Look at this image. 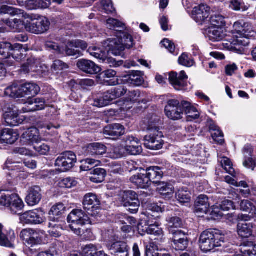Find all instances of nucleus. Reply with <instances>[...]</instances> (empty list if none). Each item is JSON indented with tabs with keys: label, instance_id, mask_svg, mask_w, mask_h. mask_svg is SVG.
Listing matches in <instances>:
<instances>
[{
	"label": "nucleus",
	"instance_id": "72a5a7b5",
	"mask_svg": "<svg viewBox=\"0 0 256 256\" xmlns=\"http://www.w3.org/2000/svg\"><path fill=\"white\" fill-rule=\"evenodd\" d=\"M130 181L138 188H146L150 186L149 179L146 177L145 172H140L132 176Z\"/></svg>",
	"mask_w": 256,
	"mask_h": 256
},
{
	"label": "nucleus",
	"instance_id": "c756f323",
	"mask_svg": "<svg viewBox=\"0 0 256 256\" xmlns=\"http://www.w3.org/2000/svg\"><path fill=\"white\" fill-rule=\"evenodd\" d=\"M46 102L42 98H36L29 100L26 105L22 108L23 112H28L44 109Z\"/></svg>",
	"mask_w": 256,
	"mask_h": 256
},
{
	"label": "nucleus",
	"instance_id": "393cba45",
	"mask_svg": "<svg viewBox=\"0 0 256 256\" xmlns=\"http://www.w3.org/2000/svg\"><path fill=\"white\" fill-rule=\"evenodd\" d=\"M76 66L82 71L90 74H95L101 71L100 67L90 60H79Z\"/></svg>",
	"mask_w": 256,
	"mask_h": 256
},
{
	"label": "nucleus",
	"instance_id": "a18cd8bd",
	"mask_svg": "<svg viewBox=\"0 0 256 256\" xmlns=\"http://www.w3.org/2000/svg\"><path fill=\"white\" fill-rule=\"evenodd\" d=\"M0 13L2 14H8L11 16H16L20 18H23L26 13L23 10L14 8L6 5H2L0 8Z\"/></svg>",
	"mask_w": 256,
	"mask_h": 256
},
{
	"label": "nucleus",
	"instance_id": "20e7f679",
	"mask_svg": "<svg viewBox=\"0 0 256 256\" xmlns=\"http://www.w3.org/2000/svg\"><path fill=\"white\" fill-rule=\"evenodd\" d=\"M22 18L25 20V29L30 32L38 34L49 29L50 22L46 17H40L35 14L26 12Z\"/></svg>",
	"mask_w": 256,
	"mask_h": 256
},
{
	"label": "nucleus",
	"instance_id": "09e8293b",
	"mask_svg": "<svg viewBox=\"0 0 256 256\" xmlns=\"http://www.w3.org/2000/svg\"><path fill=\"white\" fill-rule=\"evenodd\" d=\"M210 24V26L224 28L226 24V18L220 14H214L208 20Z\"/></svg>",
	"mask_w": 256,
	"mask_h": 256
},
{
	"label": "nucleus",
	"instance_id": "0eeeda50",
	"mask_svg": "<svg viewBox=\"0 0 256 256\" xmlns=\"http://www.w3.org/2000/svg\"><path fill=\"white\" fill-rule=\"evenodd\" d=\"M68 221L70 224V228L76 235L80 236L83 233L82 227L88 224H92V222L88 216L81 210H74L68 214Z\"/></svg>",
	"mask_w": 256,
	"mask_h": 256
},
{
	"label": "nucleus",
	"instance_id": "7ed1b4c3",
	"mask_svg": "<svg viewBox=\"0 0 256 256\" xmlns=\"http://www.w3.org/2000/svg\"><path fill=\"white\" fill-rule=\"evenodd\" d=\"M224 242V236L220 230H210L204 231L200 236V247L202 252L206 253L220 247Z\"/></svg>",
	"mask_w": 256,
	"mask_h": 256
},
{
	"label": "nucleus",
	"instance_id": "f3484780",
	"mask_svg": "<svg viewBox=\"0 0 256 256\" xmlns=\"http://www.w3.org/2000/svg\"><path fill=\"white\" fill-rule=\"evenodd\" d=\"M210 15V8L202 4L193 8L192 18L198 24H202L208 21Z\"/></svg>",
	"mask_w": 256,
	"mask_h": 256
},
{
	"label": "nucleus",
	"instance_id": "a878e982",
	"mask_svg": "<svg viewBox=\"0 0 256 256\" xmlns=\"http://www.w3.org/2000/svg\"><path fill=\"white\" fill-rule=\"evenodd\" d=\"M253 148L250 144L244 146L242 149V154L244 155L243 165L244 167L254 170L256 167V161L253 158Z\"/></svg>",
	"mask_w": 256,
	"mask_h": 256
},
{
	"label": "nucleus",
	"instance_id": "c85d7f7f",
	"mask_svg": "<svg viewBox=\"0 0 256 256\" xmlns=\"http://www.w3.org/2000/svg\"><path fill=\"white\" fill-rule=\"evenodd\" d=\"M224 28L209 26L205 30V34L209 40L212 42H220L225 36Z\"/></svg>",
	"mask_w": 256,
	"mask_h": 256
},
{
	"label": "nucleus",
	"instance_id": "4d7b16f0",
	"mask_svg": "<svg viewBox=\"0 0 256 256\" xmlns=\"http://www.w3.org/2000/svg\"><path fill=\"white\" fill-rule=\"evenodd\" d=\"M122 199L123 204L125 207H127L132 202H134V200H138L136 193L132 190L124 192Z\"/></svg>",
	"mask_w": 256,
	"mask_h": 256
},
{
	"label": "nucleus",
	"instance_id": "39448f33",
	"mask_svg": "<svg viewBox=\"0 0 256 256\" xmlns=\"http://www.w3.org/2000/svg\"><path fill=\"white\" fill-rule=\"evenodd\" d=\"M145 217L142 218L140 222L138 225V230L139 234L143 236L145 232L150 234H154L156 236H162L161 242L164 241L163 236V231L160 228V223L157 221H154L153 216L148 212L142 214Z\"/></svg>",
	"mask_w": 256,
	"mask_h": 256
},
{
	"label": "nucleus",
	"instance_id": "4be33fe9",
	"mask_svg": "<svg viewBox=\"0 0 256 256\" xmlns=\"http://www.w3.org/2000/svg\"><path fill=\"white\" fill-rule=\"evenodd\" d=\"M24 21V18L23 21L14 18L12 20H6L0 22V32H4L6 31V26L9 27L14 32H20L23 30L24 27L25 28Z\"/></svg>",
	"mask_w": 256,
	"mask_h": 256
},
{
	"label": "nucleus",
	"instance_id": "f03ea898",
	"mask_svg": "<svg viewBox=\"0 0 256 256\" xmlns=\"http://www.w3.org/2000/svg\"><path fill=\"white\" fill-rule=\"evenodd\" d=\"M114 33L116 38H109L108 40L109 50L106 54L105 58L102 60L109 64L110 67L121 66L122 61H116L114 58L108 56V54L111 53L116 56H120L125 48H130L134 45L132 36L127 32L116 30Z\"/></svg>",
	"mask_w": 256,
	"mask_h": 256
},
{
	"label": "nucleus",
	"instance_id": "79ce46f5",
	"mask_svg": "<svg viewBox=\"0 0 256 256\" xmlns=\"http://www.w3.org/2000/svg\"><path fill=\"white\" fill-rule=\"evenodd\" d=\"M141 93L139 90H134L130 92L128 94V100L124 102V105L122 107L124 110H128L132 107V104L136 102H140V98Z\"/></svg>",
	"mask_w": 256,
	"mask_h": 256
},
{
	"label": "nucleus",
	"instance_id": "8fccbe9b",
	"mask_svg": "<svg viewBox=\"0 0 256 256\" xmlns=\"http://www.w3.org/2000/svg\"><path fill=\"white\" fill-rule=\"evenodd\" d=\"M176 198L181 204L188 203L190 200V193L187 188H182L176 192Z\"/></svg>",
	"mask_w": 256,
	"mask_h": 256
},
{
	"label": "nucleus",
	"instance_id": "2f4dec72",
	"mask_svg": "<svg viewBox=\"0 0 256 256\" xmlns=\"http://www.w3.org/2000/svg\"><path fill=\"white\" fill-rule=\"evenodd\" d=\"M28 50V49L26 46L16 44L12 45L10 52V58L12 56V59L16 61L22 60L26 58V53Z\"/></svg>",
	"mask_w": 256,
	"mask_h": 256
},
{
	"label": "nucleus",
	"instance_id": "a211bd4d",
	"mask_svg": "<svg viewBox=\"0 0 256 256\" xmlns=\"http://www.w3.org/2000/svg\"><path fill=\"white\" fill-rule=\"evenodd\" d=\"M38 130L32 127L25 131L21 136L20 142L23 145L30 146L40 140Z\"/></svg>",
	"mask_w": 256,
	"mask_h": 256
},
{
	"label": "nucleus",
	"instance_id": "4c0bfd02",
	"mask_svg": "<svg viewBox=\"0 0 256 256\" xmlns=\"http://www.w3.org/2000/svg\"><path fill=\"white\" fill-rule=\"evenodd\" d=\"M66 208L64 204L60 202L52 206L48 212L50 221L54 222H58L59 216L64 212Z\"/></svg>",
	"mask_w": 256,
	"mask_h": 256
},
{
	"label": "nucleus",
	"instance_id": "864d4df0",
	"mask_svg": "<svg viewBox=\"0 0 256 256\" xmlns=\"http://www.w3.org/2000/svg\"><path fill=\"white\" fill-rule=\"evenodd\" d=\"M100 162L92 158H86L82 161L80 170L82 171L92 170L94 167L100 165Z\"/></svg>",
	"mask_w": 256,
	"mask_h": 256
},
{
	"label": "nucleus",
	"instance_id": "ddd939ff",
	"mask_svg": "<svg viewBox=\"0 0 256 256\" xmlns=\"http://www.w3.org/2000/svg\"><path fill=\"white\" fill-rule=\"evenodd\" d=\"M20 70L24 74H28L31 72L42 76L48 70V68L46 65L41 64L40 59L31 57L28 60L26 64L22 65Z\"/></svg>",
	"mask_w": 256,
	"mask_h": 256
},
{
	"label": "nucleus",
	"instance_id": "473e14b6",
	"mask_svg": "<svg viewBox=\"0 0 256 256\" xmlns=\"http://www.w3.org/2000/svg\"><path fill=\"white\" fill-rule=\"evenodd\" d=\"M145 172L146 177L149 179V184L151 182L158 184L159 182L157 180L160 179L162 175V172L158 166H151L146 169V170H142Z\"/></svg>",
	"mask_w": 256,
	"mask_h": 256
},
{
	"label": "nucleus",
	"instance_id": "052dcab7",
	"mask_svg": "<svg viewBox=\"0 0 256 256\" xmlns=\"http://www.w3.org/2000/svg\"><path fill=\"white\" fill-rule=\"evenodd\" d=\"M77 182L73 178L68 177L60 178L58 180V185L62 188H70L76 185Z\"/></svg>",
	"mask_w": 256,
	"mask_h": 256
},
{
	"label": "nucleus",
	"instance_id": "9d476101",
	"mask_svg": "<svg viewBox=\"0 0 256 256\" xmlns=\"http://www.w3.org/2000/svg\"><path fill=\"white\" fill-rule=\"evenodd\" d=\"M120 153L112 156L113 158H118L127 154L131 155H138L142 153V149L140 140L132 136L126 138V146L124 148L120 149Z\"/></svg>",
	"mask_w": 256,
	"mask_h": 256
},
{
	"label": "nucleus",
	"instance_id": "338daca9",
	"mask_svg": "<svg viewBox=\"0 0 256 256\" xmlns=\"http://www.w3.org/2000/svg\"><path fill=\"white\" fill-rule=\"evenodd\" d=\"M46 48L50 50H52L54 52L61 54H64V48L53 42H47L46 43Z\"/></svg>",
	"mask_w": 256,
	"mask_h": 256
},
{
	"label": "nucleus",
	"instance_id": "49530a36",
	"mask_svg": "<svg viewBox=\"0 0 256 256\" xmlns=\"http://www.w3.org/2000/svg\"><path fill=\"white\" fill-rule=\"evenodd\" d=\"M4 94L12 98H22L21 86L13 84L6 88Z\"/></svg>",
	"mask_w": 256,
	"mask_h": 256
},
{
	"label": "nucleus",
	"instance_id": "f257e3e1",
	"mask_svg": "<svg viewBox=\"0 0 256 256\" xmlns=\"http://www.w3.org/2000/svg\"><path fill=\"white\" fill-rule=\"evenodd\" d=\"M234 36L222 41V48L238 54L245 52L246 47L250 44L249 39L256 34L252 26L244 20H238L234 24Z\"/></svg>",
	"mask_w": 256,
	"mask_h": 256
},
{
	"label": "nucleus",
	"instance_id": "2eb2a0df",
	"mask_svg": "<svg viewBox=\"0 0 256 256\" xmlns=\"http://www.w3.org/2000/svg\"><path fill=\"white\" fill-rule=\"evenodd\" d=\"M164 111L166 116L174 120L182 118L184 114L182 105L180 104L179 102L176 100H170L168 102Z\"/></svg>",
	"mask_w": 256,
	"mask_h": 256
},
{
	"label": "nucleus",
	"instance_id": "0e129e2a",
	"mask_svg": "<svg viewBox=\"0 0 256 256\" xmlns=\"http://www.w3.org/2000/svg\"><path fill=\"white\" fill-rule=\"evenodd\" d=\"M158 246L154 243L150 244V248L146 250V256H170L168 254H162L159 252Z\"/></svg>",
	"mask_w": 256,
	"mask_h": 256
},
{
	"label": "nucleus",
	"instance_id": "37998d69",
	"mask_svg": "<svg viewBox=\"0 0 256 256\" xmlns=\"http://www.w3.org/2000/svg\"><path fill=\"white\" fill-rule=\"evenodd\" d=\"M12 48V44L7 42H0V55L3 56L4 58H7L6 62L9 66H12L14 60H10V52Z\"/></svg>",
	"mask_w": 256,
	"mask_h": 256
},
{
	"label": "nucleus",
	"instance_id": "cd10ccee",
	"mask_svg": "<svg viewBox=\"0 0 256 256\" xmlns=\"http://www.w3.org/2000/svg\"><path fill=\"white\" fill-rule=\"evenodd\" d=\"M107 247L115 256H128L129 248L125 242L118 241L112 244H108Z\"/></svg>",
	"mask_w": 256,
	"mask_h": 256
},
{
	"label": "nucleus",
	"instance_id": "5fc2aeb1",
	"mask_svg": "<svg viewBox=\"0 0 256 256\" xmlns=\"http://www.w3.org/2000/svg\"><path fill=\"white\" fill-rule=\"evenodd\" d=\"M98 7L100 11L109 14L114 10L111 0H102L98 4Z\"/></svg>",
	"mask_w": 256,
	"mask_h": 256
},
{
	"label": "nucleus",
	"instance_id": "dca6fc26",
	"mask_svg": "<svg viewBox=\"0 0 256 256\" xmlns=\"http://www.w3.org/2000/svg\"><path fill=\"white\" fill-rule=\"evenodd\" d=\"M22 222L26 224H40L44 221V213L40 210L26 212L20 216Z\"/></svg>",
	"mask_w": 256,
	"mask_h": 256
},
{
	"label": "nucleus",
	"instance_id": "774afa93",
	"mask_svg": "<svg viewBox=\"0 0 256 256\" xmlns=\"http://www.w3.org/2000/svg\"><path fill=\"white\" fill-rule=\"evenodd\" d=\"M42 238L38 232L34 230L30 240L26 243V245L28 246H33L38 244L42 242Z\"/></svg>",
	"mask_w": 256,
	"mask_h": 256
},
{
	"label": "nucleus",
	"instance_id": "69168bd1",
	"mask_svg": "<svg viewBox=\"0 0 256 256\" xmlns=\"http://www.w3.org/2000/svg\"><path fill=\"white\" fill-rule=\"evenodd\" d=\"M72 42L68 43L66 46V49H64V52H66V55L69 56H74L78 58L82 55L81 52L75 48V46H72L71 44Z\"/></svg>",
	"mask_w": 256,
	"mask_h": 256
},
{
	"label": "nucleus",
	"instance_id": "e433bc0d",
	"mask_svg": "<svg viewBox=\"0 0 256 256\" xmlns=\"http://www.w3.org/2000/svg\"><path fill=\"white\" fill-rule=\"evenodd\" d=\"M182 105L186 116L187 121L191 122L199 118L198 110L194 106H192L190 103L184 101L182 102Z\"/></svg>",
	"mask_w": 256,
	"mask_h": 256
},
{
	"label": "nucleus",
	"instance_id": "423d86ee",
	"mask_svg": "<svg viewBox=\"0 0 256 256\" xmlns=\"http://www.w3.org/2000/svg\"><path fill=\"white\" fill-rule=\"evenodd\" d=\"M22 200L18 195L10 190L0 192V207L9 208L14 214L22 210L24 208Z\"/></svg>",
	"mask_w": 256,
	"mask_h": 256
},
{
	"label": "nucleus",
	"instance_id": "c03bdc74",
	"mask_svg": "<svg viewBox=\"0 0 256 256\" xmlns=\"http://www.w3.org/2000/svg\"><path fill=\"white\" fill-rule=\"evenodd\" d=\"M242 255L238 254L236 256H256V246L252 242H248L246 244L240 246V249Z\"/></svg>",
	"mask_w": 256,
	"mask_h": 256
},
{
	"label": "nucleus",
	"instance_id": "603ef678",
	"mask_svg": "<svg viewBox=\"0 0 256 256\" xmlns=\"http://www.w3.org/2000/svg\"><path fill=\"white\" fill-rule=\"evenodd\" d=\"M228 7L234 11H246L248 10L249 6L246 4L242 0H230Z\"/></svg>",
	"mask_w": 256,
	"mask_h": 256
},
{
	"label": "nucleus",
	"instance_id": "5701e85b",
	"mask_svg": "<svg viewBox=\"0 0 256 256\" xmlns=\"http://www.w3.org/2000/svg\"><path fill=\"white\" fill-rule=\"evenodd\" d=\"M14 240V232L11 230H6L4 228V226L0 224V246L12 248Z\"/></svg>",
	"mask_w": 256,
	"mask_h": 256
},
{
	"label": "nucleus",
	"instance_id": "4468645a",
	"mask_svg": "<svg viewBox=\"0 0 256 256\" xmlns=\"http://www.w3.org/2000/svg\"><path fill=\"white\" fill-rule=\"evenodd\" d=\"M100 201L96 194L88 193L85 195L83 205L84 209L87 210L88 216H96L98 214V210L100 207Z\"/></svg>",
	"mask_w": 256,
	"mask_h": 256
},
{
	"label": "nucleus",
	"instance_id": "6e6552de",
	"mask_svg": "<svg viewBox=\"0 0 256 256\" xmlns=\"http://www.w3.org/2000/svg\"><path fill=\"white\" fill-rule=\"evenodd\" d=\"M126 92V89L124 86H118L104 92L102 97L94 100L92 104L98 108L106 106L114 100L124 95Z\"/></svg>",
	"mask_w": 256,
	"mask_h": 256
},
{
	"label": "nucleus",
	"instance_id": "ea45409f",
	"mask_svg": "<svg viewBox=\"0 0 256 256\" xmlns=\"http://www.w3.org/2000/svg\"><path fill=\"white\" fill-rule=\"evenodd\" d=\"M39 86L34 83H26L21 85L22 98L26 96H34L40 92Z\"/></svg>",
	"mask_w": 256,
	"mask_h": 256
},
{
	"label": "nucleus",
	"instance_id": "aec40b11",
	"mask_svg": "<svg viewBox=\"0 0 256 256\" xmlns=\"http://www.w3.org/2000/svg\"><path fill=\"white\" fill-rule=\"evenodd\" d=\"M240 210L248 212V214H241L238 218L242 220H250L256 219V207L248 200H242L240 204Z\"/></svg>",
	"mask_w": 256,
	"mask_h": 256
},
{
	"label": "nucleus",
	"instance_id": "f8f14e48",
	"mask_svg": "<svg viewBox=\"0 0 256 256\" xmlns=\"http://www.w3.org/2000/svg\"><path fill=\"white\" fill-rule=\"evenodd\" d=\"M76 162L75 154L71 151L66 152L60 154L56 160V166L62 172L71 169Z\"/></svg>",
	"mask_w": 256,
	"mask_h": 256
},
{
	"label": "nucleus",
	"instance_id": "1a4fd4ad",
	"mask_svg": "<svg viewBox=\"0 0 256 256\" xmlns=\"http://www.w3.org/2000/svg\"><path fill=\"white\" fill-rule=\"evenodd\" d=\"M2 109L4 118L8 125L16 126L22 122L24 119L19 116V110L12 102H4L2 104Z\"/></svg>",
	"mask_w": 256,
	"mask_h": 256
},
{
	"label": "nucleus",
	"instance_id": "c9c22d12",
	"mask_svg": "<svg viewBox=\"0 0 256 256\" xmlns=\"http://www.w3.org/2000/svg\"><path fill=\"white\" fill-rule=\"evenodd\" d=\"M242 220L237 226L238 233L242 238H248L252 234L253 226L252 224L247 222L248 220Z\"/></svg>",
	"mask_w": 256,
	"mask_h": 256
},
{
	"label": "nucleus",
	"instance_id": "6e6d98bb",
	"mask_svg": "<svg viewBox=\"0 0 256 256\" xmlns=\"http://www.w3.org/2000/svg\"><path fill=\"white\" fill-rule=\"evenodd\" d=\"M142 75L143 72H135L133 74L130 76L128 82L134 86H141L144 82Z\"/></svg>",
	"mask_w": 256,
	"mask_h": 256
},
{
	"label": "nucleus",
	"instance_id": "6ab92c4d",
	"mask_svg": "<svg viewBox=\"0 0 256 256\" xmlns=\"http://www.w3.org/2000/svg\"><path fill=\"white\" fill-rule=\"evenodd\" d=\"M188 78V77L184 71H181L179 74L176 72H172L169 74V81L177 90H184Z\"/></svg>",
	"mask_w": 256,
	"mask_h": 256
},
{
	"label": "nucleus",
	"instance_id": "58836bf2",
	"mask_svg": "<svg viewBox=\"0 0 256 256\" xmlns=\"http://www.w3.org/2000/svg\"><path fill=\"white\" fill-rule=\"evenodd\" d=\"M204 207L206 208V210H204V212H198L195 209V212L197 214V216L199 217H202L204 216V214H208L212 216V218L214 219H217L220 217H222L223 216V214L221 212V211L219 210L218 206H212V210L210 211V206H205L202 205V206H200V208H204Z\"/></svg>",
	"mask_w": 256,
	"mask_h": 256
},
{
	"label": "nucleus",
	"instance_id": "7c9ffc66",
	"mask_svg": "<svg viewBox=\"0 0 256 256\" xmlns=\"http://www.w3.org/2000/svg\"><path fill=\"white\" fill-rule=\"evenodd\" d=\"M19 138V134L16 130L11 128L2 130L0 134V142L7 144L14 143Z\"/></svg>",
	"mask_w": 256,
	"mask_h": 256
},
{
	"label": "nucleus",
	"instance_id": "13d9d810",
	"mask_svg": "<svg viewBox=\"0 0 256 256\" xmlns=\"http://www.w3.org/2000/svg\"><path fill=\"white\" fill-rule=\"evenodd\" d=\"M220 163L222 167L227 173L231 174L233 177H236L235 170L233 168L232 164L228 158L226 157L222 158Z\"/></svg>",
	"mask_w": 256,
	"mask_h": 256
},
{
	"label": "nucleus",
	"instance_id": "680f3d73",
	"mask_svg": "<svg viewBox=\"0 0 256 256\" xmlns=\"http://www.w3.org/2000/svg\"><path fill=\"white\" fill-rule=\"evenodd\" d=\"M88 52L92 56L101 61L104 58H105V55L107 53V52L96 46L89 48Z\"/></svg>",
	"mask_w": 256,
	"mask_h": 256
},
{
	"label": "nucleus",
	"instance_id": "b1692460",
	"mask_svg": "<svg viewBox=\"0 0 256 256\" xmlns=\"http://www.w3.org/2000/svg\"><path fill=\"white\" fill-rule=\"evenodd\" d=\"M124 127L119 124H114L108 125L104 130L103 133L108 138L112 139H117L125 134Z\"/></svg>",
	"mask_w": 256,
	"mask_h": 256
},
{
	"label": "nucleus",
	"instance_id": "e2e57ef3",
	"mask_svg": "<svg viewBox=\"0 0 256 256\" xmlns=\"http://www.w3.org/2000/svg\"><path fill=\"white\" fill-rule=\"evenodd\" d=\"M33 4H30V10L37 8H46L49 7L51 4L50 0H34Z\"/></svg>",
	"mask_w": 256,
	"mask_h": 256
},
{
	"label": "nucleus",
	"instance_id": "9b49d317",
	"mask_svg": "<svg viewBox=\"0 0 256 256\" xmlns=\"http://www.w3.org/2000/svg\"><path fill=\"white\" fill-rule=\"evenodd\" d=\"M150 131L149 135L146 136L144 138V146L152 150H158L162 148L164 140L162 133L160 132L157 128L154 130L148 128Z\"/></svg>",
	"mask_w": 256,
	"mask_h": 256
},
{
	"label": "nucleus",
	"instance_id": "de8ad7c7",
	"mask_svg": "<svg viewBox=\"0 0 256 256\" xmlns=\"http://www.w3.org/2000/svg\"><path fill=\"white\" fill-rule=\"evenodd\" d=\"M92 176L90 177L91 182L100 183L104 181L106 175V170L102 168H96L90 172Z\"/></svg>",
	"mask_w": 256,
	"mask_h": 256
},
{
	"label": "nucleus",
	"instance_id": "bb28decb",
	"mask_svg": "<svg viewBox=\"0 0 256 256\" xmlns=\"http://www.w3.org/2000/svg\"><path fill=\"white\" fill-rule=\"evenodd\" d=\"M41 199V190L39 186H34L28 189L26 198V202L28 206L36 205L40 202Z\"/></svg>",
	"mask_w": 256,
	"mask_h": 256
},
{
	"label": "nucleus",
	"instance_id": "3c124183",
	"mask_svg": "<svg viewBox=\"0 0 256 256\" xmlns=\"http://www.w3.org/2000/svg\"><path fill=\"white\" fill-rule=\"evenodd\" d=\"M157 190L162 195L170 196L174 193V187L171 184L165 182H158Z\"/></svg>",
	"mask_w": 256,
	"mask_h": 256
},
{
	"label": "nucleus",
	"instance_id": "412c9836",
	"mask_svg": "<svg viewBox=\"0 0 256 256\" xmlns=\"http://www.w3.org/2000/svg\"><path fill=\"white\" fill-rule=\"evenodd\" d=\"M170 233L174 235L172 246L178 250H185L188 245V241L184 233L182 230H170Z\"/></svg>",
	"mask_w": 256,
	"mask_h": 256
},
{
	"label": "nucleus",
	"instance_id": "f704fd0d",
	"mask_svg": "<svg viewBox=\"0 0 256 256\" xmlns=\"http://www.w3.org/2000/svg\"><path fill=\"white\" fill-rule=\"evenodd\" d=\"M208 124L213 140L218 144H222L224 141V135L218 126L212 120L208 122Z\"/></svg>",
	"mask_w": 256,
	"mask_h": 256
},
{
	"label": "nucleus",
	"instance_id": "bf43d9fd",
	"mask_svg": "<svg viewBox=\"0 0 256 256\" xmlns=\"http://www.w3.org/2000/svg\"><path fill=\"white\" fill-rule=\"evenodd\" d=\"M202 205L210 206V202H208V198L206 196L200 195L197 198L195 202V208L196 210H198V212L200 211L204 212V210H206V207H204V208L203 209L200 208V206H202Z\"/></svg>",
	"mask_w": 256,
	"mask_h": 256
},
{
	"label": "nucleus",
	"instance_id": "a19ab883",
	"mask_svg": "<svg viewBox=\"0 0 256 256\" xmlns=\"http://www.w3.org/2000/svg\"><path fill=\"white\" fill-rule=\"evenodd\" d=\"M106 148L105 146L100 143L90 144L86 148V154L102 155L105 154Z\"/></svg>",
	"mask_w": 256,
	"mask_h": 256
}]
</instances>
